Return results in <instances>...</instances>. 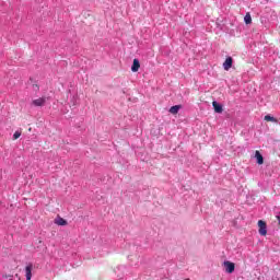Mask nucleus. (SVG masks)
Wrapping results in <instances>:
<instances>
[{"label": "nucleus", "mask_w": 280, "mask_h": 280, "mask_svg": "<svg viewBox=\"0 0 280 280\" xmlns=\"http://www.w3.org/2000/svg\"><path fill=\"white\" fill-rule=\"evenodd\" d=\"M258 233L259 235H262V237H266V235H268V225L266 224V221H258Z\"/></svg>", "instance_id": "f257e3e1"}, {"label": "nucleus", "mask_w": 280, "mask_h": 280, "mask_svg": "<svg viewBox=\"0 0 280 280\" xmlns=\"http://www.w3.org/2000/svg\"><path fill=\"white\" fill-rule=\"evenodd\" d=\"M224 268H225V272H228L229 275H233V272H235V264L231 262L229 260L223 262Z\"/></svg>", "instance_id": "f03ea898"}, {"label": "nucleus", "mask_w": 280, "mask_h": 280, "mask_svg": "<svg viewBox=\"0 0 280 280\" xmlns=\"http://www.w3.org/2000/svg\"><path fill=\"white\" fill-rule=\"evenodd\" d=\"M231 67H233V58L228 57L225 59V61L223 62V69H224V71H229L231 69Z\"/></svg>", "instance_id": "7ed1b4c3"}, {"label": "nucleus", "mask_w": 280, "mask_h": 280, "mask_svg": "<svg viewBox=\"0 0 280 280\" xmlns=\"http://www.w3.org/2000/svg\"><path fill=\"white\" fill-rule=\"evenodd\" d=\"M34 269V265L32 264H28L26 267H25V277H26V280H32V270Z\"/></svg>", "instance_id": "20e7f679"}, {"label": "nucleus", "mask_w": 280, "mask_h": 280, "mask_svg": "<svg viewBox=\"0 0 280 280\" xmlns=\"http://www.w3.org/2000/svg\"><path fill=\"white\" fill-rule=\"evenodd\" d=\"M139 69H141V63L139 62V59H133V63L131 66V71L133 73H137V71H139Z\"/></svg>", "instance_id": "39448f33"}, {"label": "nucleus", "mask_w": 280, "mask_h": 280, "mask_svg": "<svg viewBox=\"0 0 280 280\" xmlns=\"http://www.w3.org/2000/svg\"><path fill=\"white\" fill-rule=\"evenodd\" d=\"M45 97H39L33 101V106H45Z\"/></svg>", "instance_id": "423d86ee"}, {"label": "nucleus", "mask_w": 280, "mask_h": 280, "mask_svg": "<svg viewBox=\"0 0 280 280\" xmlns=\"http://www.w3.org/2000/svg\"><path fill=\"white\" fill-rule=\"evenodd\" d=\"M255 159L257 160L258 165H264V155L259 151L255 152Z\"/></svg>", "instance_id": "0eeeda50"}, {"label": "nucleus", "mask_w": 280, "mask_h": 280, "mask_svg": "<svg viewBox=\"0 0 280 280\" xmlns=\"http://www.w3.org/2000/svg\"><path fill=\"white\" fill-rule=\"evenodd\" d=\"M212 106L214 108V113H222L224 109L222 108V105H220L218 102H212Z\"/></svg>", "instance_id": "6e6552de"}, {"label": "nucleus", "mask_w": 280, "mask_h": 280, "mask_svg": "<svg viewBox=\"0 0 280 280\" xmlns=\"http://www.w3.org/2000/svg\"><path fill=\"white\" fill-rule=\"evenodd\" d=\"M180 105H175L170 108L171 115H178V112L180 110Z\"/></svg>", "instance_id": "1a4fd4ad"}, {"label": "nucleus", "mask_w": 280, "mask_h": 280, "mask_svg": "<svg viewBox=\"0 0 280 280\" xmlns=\"http://www.w3.org/2000/svg\"><path fill=\"white\" fill-rule=\"evenodd\" d=\"M55 224H57L58 226H67V220L59 218L55 220Z\"/></svg>", "instance_id": "9d476101"}, {"label": "nucleus", "mask_w": 280, "mask_h": 280, "mask_svg": "<svg viewBox=\"0 0 280 280\" xmlns=\"http://www.w3.org/2000/svg\"><path fill=\"white\" fill-rule=\"evenodd\" d=\"M244 22L246 23V25H250V23H253V18L250 16V13H246V15L244 16Z\"/></svg>", "instance_id": "9b49d317"}, {"label": "nucleus", "mask_w": 280, "mask_h": 280, "mask_svg": "<svg viewBox=\"0 0 280 280\" xmlns=\"http://www.w3.org/2000/svg\"><path fill=\"white\" fill-rule=\"evenodd\" d=\"M265 121H272L273 124H277L279 120H277V118H275L270 115H266L265 116Z\"/></svg>", "instance_id": "f8f14e48"}, {"label": "nucleus", "mask_w": 280, "mask_h": 280, "mask_svg": "<svg viewBox=\"0 0 280 280\" xmlns=\"http://www.w3.org/2000/svg\"><path fill=\"white\" fill-rule=\"evenodd\" d=\"M21 137V131H15L13 133V141H16V139H19Z\"/></svg>", "instance_id": "ddd939ff"}, {"label": "nucleus", "mask_w": 280, "mask_h": 280, "mask_svg": "<svg viewBox=\"0 0 280 280\" xmlns=\"http://www.w3.org/2000/svg\"><path fill=\"white\" fill-rule=\"evenodd\" d=\"M12 278H13V276H8V275H4V276H3V279H10V280H12Z\"/></svg>", "instance_id": "4468645a"}, {"label": "nucleus", "mask_w": 280, "mask_h": 280, "mask_svg": "<svg viewBox=\"0 0 280 280\" xmlns=\"http://www.w3.org/2000/svg\"><path fill=\"white\" fill-rule=\"evenodd\" d=\"M276 218H277V220H278V222L280 224V213Z\"/></svg>", "instance_id": "2eb2a0df"}]
</instances>
